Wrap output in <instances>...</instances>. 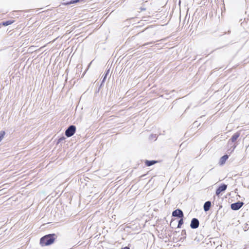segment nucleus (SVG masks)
Masks as SVG:
<instances>
[{"label": "nucleus", "mask_w": 249, "mask_h": 249, "mask_svg": "<svg viewBox=\"0 0 249 249\" xmlns=\"http://www.w3.org/2000/svg\"><path fill=\"white\" fill-rule=\"evenodd\" d=\"M172 222H173V221H171L170 225H171V224H172Z\"/></svg>", "instance_id": "nucleus-22"}, {"label": "nucleus", "mask_w": 249, "mask_h": 249, "mask_svg": "<svg viewBox=\"0 0 249 249\" xmlns=\"http://www.w3.org/2000/svg\"><path fill=\"white\" fill-rule=\"evenodd\" d=\"M243 204V202L238 201L237 202L232 203L231 205V208L232 210L237 211L240 209L242 207Z\"/></svg>", "instance_id": "nucleus-3"}, {"label": "nucleus", "mask_w": 249, "mask_h": 249, "mask_svg": "<svg viewBox=\"0 0 249 249\" xmlns=\"http://www.w3.org/2000/svg\"><path fill=\"white\" fill-rule=\"evenodd\" d=\"M180 218V219L179 220L178 222V227H177L178 228H180L181 227V225L183 223V218Z\"/></svg>", "instance_id": "nucleus-12"}, {"label": "nucleus", "mask_w": 249, "mask_h": 249, "mask_svg": "<svg viewBox=\"0 0 249 249\" xmlns=\"http://www.w3.org/2000/svg\"><path fill=\"white\" fill-rule=\"evenodd\" d=\"M151 137H152V138H154V136H153V135H151Z\"/></svg>", "instance_id": "nucleus-24"}, {"label": "nucleus", "mask_w": 249, "mask_h": 249, "mask_svg": "<svg viewBox=\"0 0 249 249\" xmlns=\"http://www.w3.org/2000/svg\"><path fill=\"white\" fill-rule=\"evenodd\" d=\"M54 234L46 235L40 239V244L41 246H47L52 244L55 240Z\"/></svg>", "instance_id": "nucleus-1"}, {"label": "nucleus", "mask_w": 249, "mask_h": 249, "mask_svg": "<svg viewBox=\"0 0 249 249\" xmlns=\"http://www.w3.org/2000/svg\"><path fill=\"white\" fill-rule=\"evenodd\" d=\"M152 44V42H148V43H145L143 45V46H146L147 45H148V44Z\"/></svg>", "instance_id": "nucleus-18"}, {"label": "nucleus", "mask_w": 249, "mask_h": 249, "mask_svg": "<svg viewBox=\"0 0 249 249\" xmlns=\"http://www.w3.org/2000/svg\"><path fill=\"white\" fill-rule=\"evenodd\" d=\"M109 70H107V71L106 72V74H105L103 78V80H102V83H101V85L103 84V83L105 82V81L106 80V78H107V74H108L109 73Z\"/></svg>", "instance_id": "nucleus-13"}, {"label": "nucleus", "mask_w": 249, "mask_h": 249, "mask_svg": "<svg viewBox=\"0 0 249 249\" xmlns=\"http://www.w3.org/2000/svg\"><path fill=\"white\" fill-rule=\"evenodd\" d=\"M240 135V133L239 132H237L235 133L231 137V139L229 141V143H230V141H231V142H235L237 139L239 137Z\"/></svg>", "instance_id": "nucleus-7"}, {"label": "nucleus", "mask_w": 249, "mask_h": 249, "mask_svg": "<svg viewBox=\"0 0 249 249\" xmlns=\"http://www.w3.org/2000/svg\"><path fill=\"white\" fill-rule=\"evenodd\" d=\"M199 225V220L196 218H193L191 222L190 227L193 229H196Z\"/></svg>", "instance_id": "nucleus-5"}, {"label": "nucleus", "mask_w": 249, "mask_h": 249, "mask_svg": "<svg viewBox=\"0 0 249 249\" xmlns=\"http://www.w3.org/2000/svg\"><path fill=\"white\" fill-rule=\"evenodd\" d=\"M227 185L223 184L219 186L218 188L216 190L215 194L217 196H218L222 192H223L226 190Z\"/></svg>", "instance_id": "nucleus-6"}, {"label": "nucleus", "mask_w": 249, "mask_h": 249, "mask_svg": "<svg viewBox=\"0 0 249 249\" xmlns=\"http://www.w3.org/2000/svg\"><path fill=\"white\" fill-rule=\"evenodd\" d=\"M194 241L196 242V241L197 242H199V239H197V237H196L195 239H194Z\"/></svg>", "instance_id": "nucleus-19"}, {"label": "nucleus", "mask_w": 249, "mask_h": 249, "mask_svg": "<svg viewBox=\"0 0 249 249\" xmlns=\"http://www.w3.org/2000/svg\"><path fill=\"white\" fill-rule=\"evenodd\" d=\"M211 206V201H207L205 202L204 204V206H203L204 211L205 212L208 211L210 210Z\"/></svg>", "instance_id": "nucleus-8"}, {"label": "nucleus", "mask_w": 249, "mask_h": 249, "mask_svg": "<svg viewBox=\"0 0 249 249\" xmlns=\"http://www.w3.org/2000/svg\"><path fill=\"white\" fill-rule=\"evenodd\" d=\"M65 137L63 136V137H61V138H60L58 141H57V143H60L61 142H63V141H64L65 140Z\"/></svg>", "instance_id": "nucleus-16"}, {"label": "nucleus", "mask_w": 249, "mask_h": 249, "mask_svg": "<svg viewBox=\"0 0 249 249\" xmlns=\"http://www.w3.org/2000/svg\"><path fill=\"white\" fill-rule=\"evenodd\" d=\"M151 137H152V138H154V136H153V135H151Z\"/></svg>", "instance_id": "nucleus-23"}, {"label": "nucleus", "mask_w": 249, "mask_h": 249, "mask_svg": "<svg viewBox=\"0 0 249 249\" xmlns=\"http://www.w3.org/2000/svg\"><path fill=\"white\" fill-rule=\"evenodd\" d=\"M121 249H130L128 247H125L124 248H122Z\"/></svg>", "instance_id": "nucleus-20"}, {"label": "nucleus", "mask_w": 249, "mask_h": 249, "mask_svg": "<svg viewBox=\"0 0 249 249\" xmlns=\"http://www.w3.org/2000/svg\"><path fill=\"white\" fill-rule=\"evenodd\" d=\"M172 216L173 217H178V218H183V213L182 210L180 209H176L172 212Z\"/></svg>", "instance_id": "nucleus-4"}, {"label": "nucleus", "mask_w": 249, "mask_h": 249, "mask_svg": "<svg viewBox=\"0 0 249 249\" xmlns=\"http://www.w3.org/2000/svg\"><path fill=\"white\" fill-rule=\"evenodd\" d=\"M228 156L227 155H224L223 156H222V157H221V158L220 159V160H219V164L220 165H223L224 164L226 160L228 159Z\"/></svg>", "instance_id": "nucleus-9"}, {"label": "nucleus", "mask_w": 249, "mask_h": 249, "mask_svg": "<svg viewBox=\"0 0 249 249\" xmlns=\"http://www.w3.org/2000/svg\"><path fill=\"white\" fill-rule=\"evenodd\" d=\"M157 161L156 160H146L145 161V164L147 166H150L151 165H154L155 163H157Z\"/></svg>", "instance_id": "nucleus-10"}, {"label": "nucleus", "mask_w": 249, "mask_h": 249, "mask_svg": "<svg viewBox=\"0 0 249 249\" xmlns=\"http://www.w3.org/2000/svg\"><path fill=\"white\" fill-rule=\"evenodd\" d=\"M76 126L74 125L69 126L65 131V135L67 137L73 136L76 131Z\"/></svg>", "instance_id": "nucleus-2"}, {"label": "nucleus", "mask_w": 249, "mask_h": 249, "mask_svg": "<svg viewBox=\"0 0 249 249\" xmlns=\"http://www.w3.org/2000/svg\"><path fill=\"white\" fill-rule=\"evenodd\" d=\"M236 146V145L234 144L233 146H232V148H231V149H229L228 150V153H232L234 151V150Z\"/></svg>", "instance_id": "nucleus-15"}, {"label": "nucleus", "mask_w": 249, "mask_h": 249, "mask_svg": "<svg viewBox=\"0 0 249 249\" xmlns=\"http://www.w3.org/2000/svg\"><path fill=\"white\" fill-rule=\"evenodd\" d=\"M141 10H145V8H142V9H141Z\"/></svg>", "instance_id": "nucleus-21"}, {"label": "nucleus", "mask_w": 249, "mask_h": 249, "mask_svg": "<svg viewBox=\"0 0 249 249\" xmlns=\"http://www.w3.org/2000/svg\"><path fill=\"white\" fill-rule=\"evenodd\" d=\"M186 234V231L185 230H182L181 231V235H184Z\"/></svg>", "instance_id": "nucleus-17"}, {"label": "nucleus", "mask_w": 249, "mask_h": 249, "mask_svg": "<svg viewBox=\"0 0 249 249\" xmlns=\"http://www.w3.org/2000/svg\"><path fill=\"white\" fill-rule=\"evenodd\" d=\"M13 23V21L7 20V21H6L2 22V24L3 26H8L9 25Z\"/></svg>", "instance_id": "nucleus-11"}, {"label": "nucleus", "mask_w": 249, "mask_h": 249, "mask_svg": "<svg viewBox=\"0 0 249 249\" xmlns=\"http://www.w3.org/2000/svg\"><path fill=\"white\" fill-rule=\"evenodd\" d=\"M79 1V0H71L70 2H68L66 3H65V4H66V5L76 3Z\"/></svg>", "instance_id": "nucleus-14"}]
</instances>
